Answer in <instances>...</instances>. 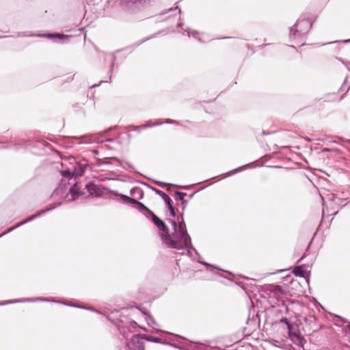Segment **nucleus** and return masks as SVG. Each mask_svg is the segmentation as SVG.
I'll return each instance as SVG.
<instances>
[{"label": "nucleus", "instance_id": "nucleus-23", "mask_svg": "<svg viewBox=\"0 0 350 350\" xmlns=\"http://www.w3.org/2000/svg\"><path fill=\"white\" fill-rule=\"evenodd\" d=\"M170 10L173 11V12H176V9H174H174H172V8H170Z\"/></svg>", "mask_w": 350, "mask_h": 350}, {"label": "nucleus", "instance_id": "nucleus-13", "mask_svg": "<svg viewBox=\"0 0 350 350\" xmlns=\"http://www.w3.org/2000/svg\"><path fill=\"white\" fill-rule=\"evenodd\" d=\"M168 208L170 211V215L172 216V217H174L175 216V211H174V209L172 206V204H170V206H168Z\"/></svg>", "mask_w": 350, "mask_h": 350}, {"label": "nucleus", "instance_id": "nucleus-1", "mask_svg": "<svg viewBox=\"0 0 350 350\" xmlns=\"http://www.w3.org/2000/svg\"><path fill=\"white\" fill-rule=\"evenodd\" d=\"M152 222L161 231V238L166 246L176 250L187 249L189 247L191 239L187 232L184 223L180 222L178 226L176 221L169 220L173 230V232H170L166 225L156 215L152 216Z\"/></svg>", "mask_w": 350, "mask_h": 350}, {"label": "nucleus", "instance_id": "nucleus-15", "mask_svg": "<svg viewBox=\"0 0 350 350\" xmlns=\"http://www.w3.org/2000/svg\"><path fill=\"white\" fill-rule=\"evenodd\" d=\"M93 142H94V140L92 139V138H90L88 140L81 142H79V144H81V143H92Z\"/></svg>", "mask_w": 350, "mask_h": 350}, {"label": "nucleus", "instance_id": "nucleus-5", "mask_svg": "<svg viewBox=\"0 0 350 350\" xmlns=\"http://www.w3.org/2000/svg\"><path fill=\"white\" fill-rule=\"evenodd\" d=\"M142 342L137 335H133L127 342L128 350H142Z\"/></svg>", "mask_w": 350, "mask_h": 350}, {"label": "nucleus", "instance_id": "nucleus-8", "mask_svg": "<svg viewBox=\"0 0 350 350\" xmlns=\"http://www.w3.org/2000/svg\"><path fill=\"white\" fill-rule=\"evenodd\" d=\"M293 273L296 276L306 278L308 276V271L307 267L304 265H301L295 268Z\"/></svg>", "mask_w": 350, "mask_h": 350}, {"label": "nucleus", "instance_id": "nucleus-22", "mask_svg": "<svg viewBox=\"0 0 350 350\" xmlns=\"http://www.w3.org/2000/svg\"><path fill=\"white\" fill-rule=\"evenodd\" d=\"M161 123H159V122H154L152 125H158V124H161Z\"/></svg>", "mask_w": 350, "mask_h": 350}, {"label": "nucleus", "instance_id": "nucleus-2", "mask_svg": "<svg viewBox=\"0 0 350 350\" xmlns=\"http://www.w3.org/2000/svg\"><path fill=\"white\" fill-rule=\"evenodd\" d=\"M310 27L309 21L306 20L299 21L297 23L290 29V38H295L305 34Z\"/></svg>", "mask_w": 350, "mask_h": 350}, {"label": "nucleus", "instance_id": "nucleus-19", "mask_svg": "<svg viewBox=\"0 0 350 350\" xmlns=\"http://www.w3.org/2000/svg\"><path fill=\"white\" fill-rule=\"evenodd\" d=\"M347 69L350 71V62L346 64Z\"/></svg>", "mask_w": 350, "mask_h": 350}, {"label": "nucleus", "instance_id": "nucleus-12", "mask_svg": "<svg viewBox=\"0 0 350 350\" xmlns=\"http://www.w3.org/2000/svg\"><path fill=\"white\" fill-rule=\"evenodd\" d=\"M45 36V37H46V38H57V37H58V38H60V37H62V36H60V35H59V34H56V35H55V34H48V35H46V36ZM62 37H64V38H68V36H62Z\"/></svg>", "mask_w": 350, "mask_h": 350}, {"label": "nucleus", "instance_id": "nucleus-4", "mask_svg": "<svg viewBox=\"0 0 350 350\" xmlns=\"http://www.w3.org/2000/svg\"><path fill=\"white\" fill-rule=\"evenodd\" d=\"M284 321L287 324V327L288 329V336L292 342L298 346L303 347L305 343L304 338H302L299 333L292 332L291 329V325L286 321V320H284Z\"/></svg>", "mask_w": 350, "mask_h": 350}, {"label": "nucleus", "instance_id": "nucleus-10", "mask_svg": "<svg viewBox=\"0 0 350 350\" xmlns=\"http://www.w3.org/2000/svg\"><path fill=\"white\" fill-rule=\"evenodd\" d=\"M187 33L189 37L193 36V38H197L199 40H202L201 38L198 37L200 33L196 31H191L188 30Z\"/></svg>", "mask_w": 350, "mask_h": 350}, {"label": "nucleus", "instance_id": "nucleus-21", "mask_svg": "<svg viewBox=\"0 0 350 350\" xmlns=\"http://www.w3.org/2000/svg\"><path fill=\"white\" fill-rule=\"evenodd\" d=\"M151 126V125L144 124V125H142V127H143V128H146V127H148V126Z\"/></svg>", "mask_w": 350, "mask_h": 350}, {"label": "nucleus", "instance_id": "nucleus-20", "mask_svg": "<svg viewBox=\"0 0 350 350\" xmlns=\"http://www.w3.org/2000/svg\"><path fill=\"white\" fill-rule=\"evenodd\" d=\"M342 42H345V43L350 42V39L349 40H342Z\"/></svg>", "mask_w": 350, "mask_h": 350}, {"label": "nucleus", "instance_id": "nucleus-14", "mask_svg": "<svg viewBox=\"0 0 350 350\" xmlns=\"http://www.w3.org/2000/svg\"><path fill=\"white\" fill-rule=\"evenodd\" d=\"M177 195L178 196L179 199L181 200H183L185 196H186L185 193L181 192L177 193Z\"/></svg>", "mask_w": 350, "mask_h": 350}, {"label": "nucleus", "instance_id": "nucleus-18", "mask_svg": "<svg viewBox=\"0 0 350 350\" xmlns=\"http://www.w3.org/2000/svg\"><path fill=\"white\" fill-rule=\"evenodd\" d=\"M70 161H71L70 162V164H72V163H75V159L74 158H71V159H70Z\"/></svg>", "mask_w": 350, "mask_h": 350}, {"label": "nucleus", "instance_id": "nucleus-16", "mask_svg": "<svg viewBox=\"0 0 350 350\" xmlns=\"http://www.w3.org/2000/svg\"><path fill=\"white\" fill-rule=\"evenodd\" d=\"M245 167H246V165L245 166H243L241 167H239V168L237 169L235 171L236 172H239V171L242 170L243 169H244Z\"/></svg>", "mask_w": 350, "mask_h": 350}, {"label": "nucleus", "instance_id": "nucleus-7", "mask_svg": "<svg viewBox=\"0 0 350 350\" xmlns=\"http://www.w3.org/2000/svg\"><path fill=\"white\" fill-rule=\"evenodd\" d=\"M81 194L80 187L77 184H75L70 189V193L68 196V200H75L81 196Z\"/></svg>", "mask_w": 350, "mask_h": 350}, {"label": "nucleus", "instance_id": "nucleus-6", "mask_svg": "<svg viewBox=\"0 0 350 350\" xmlns=\"http://www.w3.org/2000/svg\"><path fill=\"white\" fill-rule=\"evenodd\" d=\"M122 198L125 201L129 202L130 203L136 204L137 208L141 212H144L145 214H148L151 217V219L152 220V216L154 215L150 210H148L143 204L126 196H122Z\"/></svg>", "mask_w": 350, "mask_h": 350}, {"label": "nucleus", "instance_id": "nucleus-3", "mask_svg": "<svg viewBox=\"0 0 350 350\" xmlns=\"http://www.w3.org/2000/svg\"><path fill=\"white\" fill-rule=\"evenodd\" d=\"M85 170V167L77 163L66 170L62 171V175L65 177L81 176Z\"/></svg>", "mask_w": 350, "mask_h": 350}, {"label": "nucleus", "instance_id": "nucleus-11", "mask_svg": "<svg viewBox=\"0 0 350 350\" xmlns=\"http://www.w3.org/2000/svg\"><path fill=\"white\" fill-rule=\"evenodd\" d=\"M163 198L168 206H170V204H172V200L167 195L163 193Z\"/></svg>", "mask_w": 350, "mask_h": 350}, {"label": "nucleus", "instance_id": "nucleus-17", "mask_svg": "<svg viewBox=\"0 0 350 350\" xmlns=\"http://www.w3.org/2000/svg\"><path fill=\"white\" fill-rule=\"evenodd\" d=\"M18 301L16 300V301H6L5 302L4 304H11V303H16V302H18Z\"/></svg>", "mask_w": 350, "mask_h": 350}, {"label": "nucleus", "instance_id": "nucleus-9", "mask_svg": "<svg viewBox=\"0 0 350 350\" xmlns=\"http://www.w3.org/2000/svg\"><path fill=\"white\" fill-rule=\"evenodd\" d=\"M40 215V213H37L36 215H33V216H31V217H29V218H28V219H27L24 220L23 221H22V222H21V223L18 224H17V225H16L15 226L8 228V229L6 231H5L2 234H0V237H1V236H2V235H3V234H7L8 232H10L12 231L14 229H15V228H18V227H19V226H22V225H23V224H25V223H27V222H28V221H31L34 217H37V216H38V215Z\"/></svg>", "mask_w": 350, "mask_h": 350}]
</instances>
